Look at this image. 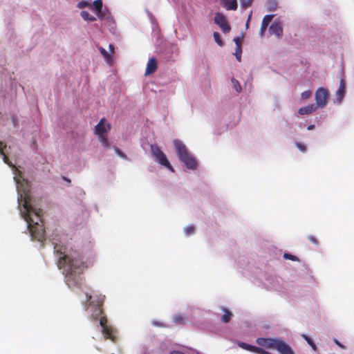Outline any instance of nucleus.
<instances>
[{
  "label": "nucleus",
  "instance_id": "10",
  "mask_svg": "<svg viewBox=\"0 0 354 354\" xmlns=\"http://www.w3.org/2000/svg\"><path fill=\"white\" fill-rule=\"evenodd\" d=\"M214 22L221 28L223 32L227 33L230 32V26L223 15L221 13H216L214 17Z\"/></svg>",
  "mask_w": 354,
  "mask_h": 354
},
{
  "label": "nucleus",
  "instance_id": "32",
  "mask_svg": "<svg viewBox=\"0 0 354 354\" xmlns=\"http://www.w3.org/2000/svg\"><path fill=\"white\" fill-rule=\"evenodd\" d=\"M339 88L346 90L345 82L343 79L340 80Z\"/></svg>",
  "mask_w": 354,
  "mask_h": 354
},
{
  "label": "nucleus",
  "instance_id": "23",
  "mask_svg": "<svg viewBox=\"0 0 354 354\" xmlns=\"http://www.w3.org/2000/svg\"><path fill=\"white\" fill-rule=\"evenodd\" d=\"M3 143L0 142V153L3 156V162L8 164L10 167H13L10 162H8V158L5 155L3 151Z\"/></svg>",
  "mask_w": 354,
  "mask_h": 354
},
{
  "label": "nucleus",
  "instance_id": "37",
  "mask_svg": "<svg viewBox=\"0 0 354 354\" xmlns=\"http://www.w3.org/2000/svg\"><path fill=\"white\" fill-rule=\"evenodd\" d=\"M334 342H335V343L337 345H338L339 347L343 348H344V346H342V344H340V343H339L337 339H335V340H334Z\"/></svg>",
  "mask_w": 354,
  "mask_h": 354
},
{
  "label": "nucleus",
  "instance_id": "35",
  "mask_svg": "<svg viewBox=\"0 0 354 354\" xmlns=\"http://www.w3.org/2000/svg\"><path fill=\"white\" fill-rule=\"evenodd\" d=\"M251 17H252V11L250 12V15H249V16L248 17L247 21H246L245 26H246L247 28L249 26L250 21L251 19Z\"/></svg>",
  "mask_w": 354,
  "mask_h": 354
},
{
  "label": "nucleus",
  "instance_id": "24",
  "mask_svg": "<svg viewBox=\"0 0 354 354\" xmlns=\"http://www.w3.org/2000/svg\"><path fill=\"white\" fill-rule=\"evenodd\" d=\"M241 53H242L241 47L236 46L234 55L236 56V59L239 62H240L241 59Z\"/></svg>",
  "mask_w": 354,
  "mask_h": 354
},
{
  "label": "nucleus",
  "instance_id": "6",
  "mask_svg": "<svg viewBox=\"0 0 354 354\" xmlns=\"http://www.w3.org/2000/svg\"><path fill=\"white\" fill-rule=\"evenodd\" d=\"M151 154L154 160L160 164L162 166L169 169L171 171L174 172V170L171 165H170L166 155L165 153L160 150V149L156 145H152L151 147Z\"/></svg>",
  "mask_w": 354,
  "mask_h": 354
},
{
  "label": "nucleus",
  "instance_id": "19",
  "mask_svg": "<svg viewBox=\"0 0 354 354\" xmlns=\"http://www.w3.org/2000/svg\"><path fill=\"white\" fill-rule=\"evenodd\" d=\"M273 17H274V15H267L264 16L262 19L261 25L268 27L269 24L272 20Z\"/></svg>",
  "mask_w": 354,
  "mask_h": 354
},
{
  "label": "nucleus",
  "instance_id": "33",
  "mask_svg": "<svg viewBox=\"0 0 354 354\" xmlns=\"http://www.w3.org/2000/svg\"><path fill=\"white\" fill-rule=\"evenodd\" d=\"M284 258L285 259H291V260H295L296 259V257L291 255V254H284Z\"/></svg>",
  "mask_w": 354,
  "mask_h": 354
},
{
  "label": "nucleus",
  "instance_id": "36",
  "mask_svg": "<svg viewBox=\"0 0 354 354\" xmlns=\"http://www.w3.org/2000/svg\"><path fill=\"white\" fill-rule=\"evenodd\" d=\"M241 6L243 7V8H247L248 6H250V1H246V2H243Z\"/></svg>",
  "mask_w": 354,
  "mask_h": 354
},
{
  "label": "nucleus",
  "instance_id": "1",
  "mask_svg": "<svg viewBox=\"0 0 354 354\" xmlns=\"http://www.w3.org/2000/svg\"><path fill=\"white\" fill-rule=\"evenodd\" d=\"M14 180L17 185L20 214L26 222L31 236L41 241L44 238L45 230L41 219V210L36 207L35 200L31 196L29 183L17 169L14 170Z\"/></svg>",
  "mask_w": 354,
  "mask_h": 354
},
{
  "label": "nucleus",
  "instance_id": "11",
  "mask_svg": "<svg viewBox=\"0 0 354 354\" xmlns=\"http://www.w3.org/2000/svg\"><path fill=\"white\" fill-rule=\"evenodd\" d=\"M269 32L277 38H281L283 35V28L279 20H275L269 28Z\"/></svg>",
  "mask_w": 354,
  "mask_h": 354
},
{
  "label": "nucleus",
  "instance_id": "38",
  "mask_svg": "<svg viewBox=\"0 0 354 354\" xmlns=\"http://www.w3.org/2000/svg\"><path fill=\"white\" fill-rule=\"evenodd\" d=\"M171 354H185V353L180 352V351H174Z\"/></svg>",
  "mask_w": 354,
  "mask_h": 354
},
{
  "label": "nucleus",
  "instance_id": "30",
  "mask_svg": "<svg viewBox=\"0 0 354 354\" xmlns=\"http://www.w3.org/2000/svg\"><path fill=\"white\" fill-rule=\"evenodd\" d=\"M101 314V310L99 308H97L95 310V313L93 314V317L94 318H97Z\"/></svg>",
  "mask_w": 354,
  "mask_h": 354
},
{
  "label": "nucleus",
  "instance_id": "16",
  "mask_svg": "<svg viewBox=\"0 0 354 354\" xmlns=\"http://www.w3.org/2000/svg\"><path fill=\"white\" fill-rule=\"evenodd\" d=\"M156 68H157V62H156V59L154 58L149 59V60L147 63V68H146V71H145V75H148L151 73H153V72L156 71Z\"/></svg>",
  "mask_w": 354,
  "mask_h": 354
},
{
  "label": "nucleus",
  "instance_id": "25",
  "mask_svg": "<svg viewBox=\"0 0 354 354\" xmlns=\"http://www.w3.org/2000/svg\"><path fill=\"white\" fill-rule=\"evenodd\" d=\"M311 95H312V93L310 91H309V90L305 91L301 93V99L303 100H308L310 97Z\"/></svg>",
  "mask_w": 354,
  "mask_h": 354
},
{
  "label": "nucleus",
  "instance_id": "21",
  "mask_svg": "<svg viewBox=\"0 0 354 354\" xmlns=\"http://www.w3.org/2000/svg\"><path fill=\"white\" fill-rule=\"evenodd\" d=\"M232 83L233 86V88L237 92L240 93L242 91V88L239 81L235 79H232Z\"/></svg>",
  "mask_w": 354,
  "mask_h": 354
},
{
  "label": "nucleus",
  "instance_id": "12",
  "mask_svg": "<svg viewBox=\"0 0 354 354\" xmlns=\"http://www.w3.org/2000/svg\"><path fill=\"white\" fill-rule=\"evenodd\" d=\"M275 350L277 351L279 354H295L292 348L281 339H279Z\"/></svg>",
  "mask_w": 354,
  "mask_h": 354
},
{
  "label": "nucleus",
  "instance_id": "22",
  "mask_svg": "<svg viewBox=\"0 0 354 354\" xmlns=\"http://www.w3.org/2000/svg\"><path fill=\"white\" fill-rule=\"evenodd\" d=\"M213 37H214V39L215 42L219 46H223V42L221 40L220 34L218 32H214V34H213Z\"/></svg>",
  "mask_w": 354,
  "mask_h": 354
},
{
  "label": "nucleus",
  "instance_id": "29",
  "mask_svg": "<svg viewBox=\"0 0 354 354\" xmlns=\"http://www.w3.org/2000/svg\"><path fill=\"white\" fill-rule=\"evenodd\" d=\"M267 28L268 27H266L265 26L261 25V28H260V30H259V35H260L261 37H263Z\"/></svg>",
  "mask_w": 354,
  "mask_h": 354
},
{
  "label": "nucleus",
  "instance_id": "15",
  "mask_svg": "<svg viewBox=\"0 0 354 354\" xmlns=\"http://www.w3.org/2000/svg\"><path fill=\"white\" fill-rule=\"evenodd\" d=\"M221 5L227 10H235L238 6L236 0H222Z\"/></svg>",
  "mask_w": 354,
  "mask_h": 354
},
{
  "label": "nucleus",
  "instance_id": "7",
  "mask_svg": "<svg viewBox=\"0 0 354 354\" xmlns=\"http://www.w3.org/2000/svg\"><path fill=\"white\" fill-rule=\"evenodd\" d=\"M328 91L323 87L319 88L315 94V106L317 109H323L328 104Z\"/></svg>",
  "mask_w": 354,
  "mask_h": 354
},
{
  "label": "nucleus",
  "instance_id": "27",
  "mask_svg": "<svg viewBox=\"0 0 354 354\" xmlns=\"http://www.w3.org/2000/svg\"><path fill=\"white\" fill-rule=\"evenodd\" d=\"M185 234L187 235H191L194 232V227L192 225H189L184 229Z\"/></svg>",
  "mask_w": 354,
  "mask_h": 354
},
{
  "label": "nucleus",
  "instance_id": "9",
  "mask_svg": "<svg viewBox=\"0 0 354 354\" xmlns=\"http://www.w3.org/2000/svg\"><path fill=\"white\" fill-rule=\"evenodd\" d=\"M109 51H107L106 49H104L102 47L99 48V50L102 55L104 61L106 63L109 65L112 66L114 64L115 58H114V46L113 44L109 45Z\"/></svg>",
  "mask_w": 354,
  "mask_h": 354
},
{
  "label": "nucleus",
  "instance_id": "5",
  "mask_svg": "<svg viewBox=\"0 0 354 354\" xmlns=\"http://www.w3.org/2000/svg\"><path fill=\"white\" fill-rule=\"evenodd\" d=\"M77 6L78 8L80 9H82L86 7H88L91 9H93L97 17L100 19H105L106 17V10L103 9V3L102 0L94 1L92 5L91 4L90 2L87 1H82L77 3Z\"/></svg>",
  "mask_w": 354,
  "mask_h": 354
},
{
  "label": "nucleus",
  "instance_id": "18",
  "mask_svg": "<svg viewBox=\"0 0 354 354\" xmlns=\"http://www.w3.org/2000/svg\"><path fill=\"white\" fill-rule=\"evenodd\" d=\"M80 15L84 19V20L87 21H94L96 19L94 16L90 15L87 11L85 10L82 11Z\"/></svg>",
  "mask_w": 354,
  "mask_h": 354
},
{
  "label": "nucleus",
  "instance_id": "20",
  "mask_svg": "<svg viewBox=\"0 0 354 354\" xmlns=\"http://www.w3.org/2000/svg\"><path fill=\"white\" fill-rule=\"evenodd\" d=\"M346 90L339 88L336 91V100L338 102H341L342 100L343 99L344 94H345Z\"/></svg>",
  "mask_w": 354,
  "mask_h": 354
},
{
  "label": "nucleus",
  "instance_id": "34",
  "mask_svg": "<svg viewBox=\"0 0 354 354\" xmlns=\"http://www.w3.org/2000/svg\"><path fill=\"white\" fill-rule=\"evenodd\" d=\"M297 146L298 147V149L301 151H306V147L304 145H301V144H299V143H297Z\"/></svg>",
  "mask_w": 354,
  "mask_h": 354
},
{
  "label": "nucleus",
  "instance_id": "28",
  "mask_svg": "<svg viewBox=\"0 0 354 354\" xmlns=\"http://www.w3.org/2000/svg\"><path fill=\"white\" fill-rule=\"evenodd\" d=\"M230 317L231 314L227 311H225V314L223 315L222 319L224 322H227L230 319Z\"/></svg>",
  "mask_w": 354,
  "mask_h": 354
},
{
  "label": "nucleus",
  "instance_id": "8",
  "mask_svg": "<svg viewBox=\"0 0 354 354\" xmlns=\"http://www.w3.org/2000/svg\"><path fill=\"white\" fill-rule=\"evenodd\" d=\"M279 341V338H258L256 342L261 348L275 350Z\"/></svg>",
  "mask_w": 354,
  "mask_h": 354
},
{
  "label": "nucleus",
  "instance_id": "4",
  "mask_svg": "<svg viewBox=\"0 0 354 354\" xmlns=\"http://www.w3.org/2000/svg\"><path fill=\"white\" fill-rule=\"evenodd\" d=\"M110 129L111 124L104 118H102L95 127V134L97 136L101 144L105 147L109 146L107 133Z\"/></svg>",
  "mask_w": 354,
  "mask_h": 354
},
{
  "label": "nucleus",
  "instance_id": "40",
  "mask_svg": "<svg viewBox=\"0 0 354 354\" xmlns=\"http://www.w3.org/2000/svg\"><path fill=\"white\" fill-rule=\"evenodd\" d=\"M102 300H103V298H102L101 300L97 301V306H99V304H100V302H102Z\"/></svg>",
  "mask_w": 354,
  "mask_h": 354
},
{
  "label": "nucleus",
  "instance_id": "14",
  "mask_svg": "<svg viewBox=\"0 0 354 354\" xmlns=\"http://www.w3.org/2000/svg\"><path fill=\"white\" fill-rule=\"evenodd\" d=\"M317 107L313 104H308L307 106L301 107L298 109V113L300 115H308L317 110Z\"/></svg>",
  "mask_w": 354,
  "mask_h": 354
},
{
  "label": "nucleus",
  "instance_id": "31",
  "mask_svg": "<svg viewBox=\"0 0 354 354\" xmlns=\"http://www.w3.org/2000/svg\"><path fill=\"white\" fill-rule=\"evenodd\" d=\"M241 39L239 37L234 39V41L236 44V46L241 47Z\"/></svg>",
  "mask_w": 354,
  "mask_h": 354
},
{
  "label": "nucleus",
  "instance_id": "17",
  "mask_svg": "<svg viewBox=\"0 0 354 354\" xmlns=\"http://www.w3.org/2000/svg\"><path fill=\"white\" fill-rule=\"evenodd\" d=\"M266 5L268 10L270 11H274L278 7V3L276 0H268Z\"/></svg>",
  "mask_w": 354,
  "mask_h": 354
},
{
  "label": "nucleus",
  "instance_id": "41",
  "mask_svg": "<svg viewBox=\"0 0 354 354\" xmlns=\"http://www.w3.org/2000/svg\"><path fill=\"white\" fill-rule=\"evenodd\" d=\"M310 240H311V241H313V242L315 243V239H314V238H310Z\"/></svg>",
  "mask_w": 354,
  "mask_h": 354
},
{
  "label": "nucleus",
  "instance_id": "3",
  "mask_svg": "<svg viewBox=\"0 0 354 354\" xmlns=\"http://www.w3.org/2000/svg\"><path fill=\"white\" fill-rule=\"evenodd\" d=\"M174 145L180 160L184 162L187 169H195L196 168V161L190 154L186 146L179 140H174Z\"/></svg>",
  "mask_w": 354,
  "mask_h": 354
},
{
  "label": "nucleus",
  "instance_id": "2",
  "mask_svg": "<svg viewBox=\"0 0 354 354\" xmlns=\"http://www.w3.org/2000/svg\"><path fill=\"white\" fill-rule=\"evenodd\" d=\"M58 263L59 268L63 269V273L67 276V282L69 281L71 277L80 274L88 266V264L84 262L76 252L68 254L61 252Z\"/></svg>",
  "mask_w": 354,
  "mask_h": 354
},
{
  "label": "nucleus",
  "instance_id": "26",
  "mask_svg": "<svg viewBox=\"0 0 354 354\" xmlns=\"http://www.w3.org/2000/svg\"><path fill=\"white\" fill-rule=\"evenodd\" d=\"M302 337L306 339V341L308 342V344L312 347V348L315 351L316 350V346L315 344L313 343V342L312 341V339L308 337L307 335H302Z\"/></svg>",
  "mask_w": 354,
  "mask_h": 354
},
{
  "label": "nucleus",
  "instance_id": "39",
  "mask_svg": "<svg viewBox=\"0 0 354 354\" xmlns=\"http://www.w3.org/2000/svg\"><path fill=\"white\" fill-rule=\"evenodd\" d=\"M314 127H315V126L313 124H311V125L308 127V130H312V129H314Z\"/></svg>",
  "mask_w": 354,
  "mask_h": 354
},
{
  "label": "nucleus",
  "instance_id": "13",
  "mask_svg": "<svg viewBox=\"0 0 354 354\" xmlns=\"http://www.w3.org/2000/svg\"><path fill=\"white\" fill-rule=\"evenodd\" d=\"M106 319L104 317H101L100 319V324L102 328V333L105 338H109L114 340L113 335L112 334V329L106 326Z\"/></svg>",
  "mask_w": 354,
  "mask_h": 354
}]
</instances>
